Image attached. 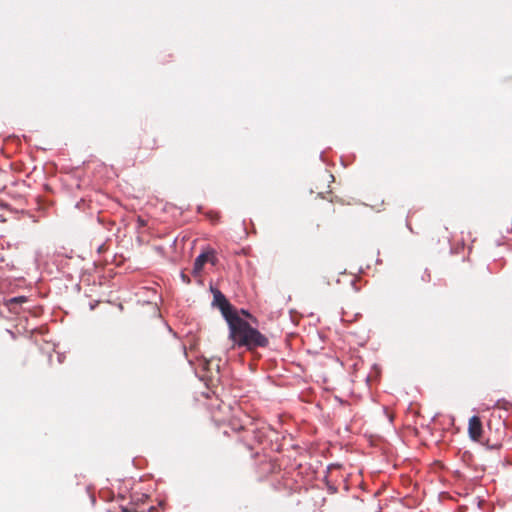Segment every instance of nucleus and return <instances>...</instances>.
Instances as JSON below:
<instances>
[{"label":"nucleus","instance_id":"7","mask_svg":"<svg viewBox=\"0 0 512 512\" xmlns=\"http://www.w3.org/2000/svg\"><path fill=\"white\" fill-rule=\"evenodd\" d=\"M213 364H214V361H207L205 363L204 369L209 371L210 370V366L213 365Z\"/></svg>","mask_w":512,"mask_h":512},{"label":"nucleus","instance_id":"6","mask_svg":"<svg viewBox=\"0 0 512 512\" xmlns=\"http://www.w3.org/2000/svg\"><path fill=\"white\" fill-rule=\"evenodd\" d=\"M181 279L183 280V282H185L187 284L190 283L189 277L184 273H181Z\"/></svg>","mask_w":512,"mask_h":512},{"label":"nucleus","instance_id":"1","mask_svg":"<svg viewBox=\"0 0 512 512\" xmlns=\"http://www.w3.org/2000/svg\"><path fill=\"white\" fill-rule=\"evenodd\" d=\"M215 299L220 301L219 306L222 314L229 326V339L233 342V347H245L253 350L258 347L268 345V339L257 329L237 315L226 299L218 293Z\"/></svg>","mask_w":512,"mask_h":512},{"label":"nucleus","instance_id":"5","mask_svg":"<svg viewBox=\"0 0 512 512\" xmlns=\"http://www.w3.org/2000/svg\"><path fill=\"white\" fill-rule=\"evenodd\" d=\"M206 252H207V262L211 263L212 265H215L217 262L215 251L213 249H209Z\"/></svg>","mask_w":512,"mask_h":512},{"label":"nucleus","instance_id":"9","mask_svg":"<svg viewBox=\"0 0 512 512\" xmlns=\"http://www.w3.org/2000/svg\"><path fill=\"white\" fill-rule=\"evenodd\" d=\"M215 366H216V374H218L219 373V364H215Z\"/></svg>","mask_w":512,"mask_h":512},{"label":"nucleus","instance_id":"2","mask_svg":"<svg viewBox=\"0 0 512 512\" xmlns=\"http://www.w3.org/2000/svg\"><path fill=\"white\" fill-rule=\"evenodd\" d=\"M468 432L473 440H479L482 436V423L478 416L469 419Z\"/></svg>","mask_w":512,"mask_h":512},{"label":"nucleus","instance_id":"3","mask_svg":"<svg viewBox=\"0 0 512 512\" xmlns=\"http://www.w3.org/2000/svg\"><path fill=\"white\" fill-rule=\"evenodd\" d=\"M206 263H208L207 262V252L204 251L203 253L198 255L194 261L193 274L196 276L200 275V273L202 272L203 267Z\"/></svg>","mask_w":512,"mask_h":512},{"label":"nucleus","instance_id":"8","mask_svg":"<svg viewBox=\"0 0 512 512\" xmlns=\"http://www.w3.org/2000/svg\"><path fill=\"white\" fill-rule=\"evenodd\" d=\"M213 377H214V376H213L212 374H211V375H209V376H208V375H203V376H202V378H203V379H207L208 381H211V382L213 381Z\"/></svg>","mask_w":512,"mask_h":512},{"label":"nucleus","instance_id":"4","mask_svg":"<svg viewBox=\"0 0 512 512\" xmlns=\"http://www.w3.org/2000/svg\"><path fill=\"white\" fill-rule=\"evenodd\" d=\"M26 301L27 298L25 296L13 297L8 300L7 305L10 310H13L15 305L25 303Z\"/></svg>","mask_w":512,"mask_h":512}]
</instances>
